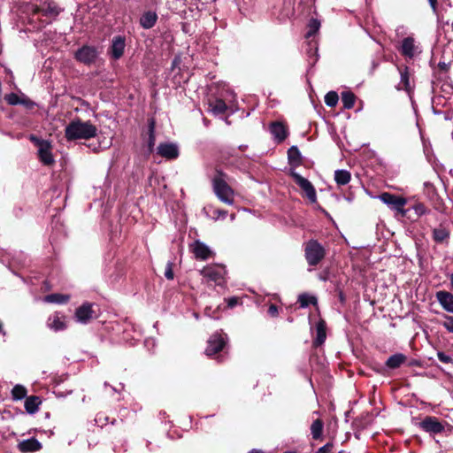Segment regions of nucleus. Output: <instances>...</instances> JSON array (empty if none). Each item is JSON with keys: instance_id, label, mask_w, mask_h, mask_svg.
Here are the masks:
<instances>
[{"instance_id": "f257e3e1", "label": "nucleus", "mask_w": 453, "mask_h": 453, "mask_svg": "<svg viewBox=\"0 0 453 453\" xmlns=\"http://www.w3.org/2000/svg\"><path fill=\"white\" fill-rule=\"evenodd\" d=\"M97 128L90 121H82L80 119L72 120L65 128V136L67 141L88 140L96 137Z\"/></svg>"}, {"instance_id": "f03ea898", "label": "nucleus", "mask_w": 453, "mask_h": 453, "mask_svg": "<svg viewBox=\"0 0 453 453\" xmlns=\"http://www.w3.org/2000/svg\"><path fill=\"white\" fill-rule=\"evenodd\" d=\"M224 177L225 175L222 173L219 172L217 173V175L212 180L213 190L221 202L228 205H232L234 202V192L233 188L226 183Z\"/></svg>"}, {"instance_id": "7ed1b4c3", "label": "nucleus", "mask_w": 453, "mask_h": 453, "mask_svg": "<svg viewBox=\"0 0 453 453\" xmlns=\"http://www.w3.org/2000/svg\"><path fill=\"white\" fill-rule=\"evenodd\" d=\"M326 256L325 248L317 240H309L304 244V257L309 265L316 266Z\"/></svg>"}, {"instance_id": "20e7f679", "label": "nucleus", "mask_w": 453, "mask_h": 453, "mask_svg": "<svg viewBox=\"0 0 453 453\" xmlns=\"http://www.w3.org/2000/svg\"><path fill=\"white\" fill-rule=\"evenodd\" d=\"M290 176L294 179L295 182L299 186V188L303 191L304 196L310 200V202L312 203H316L317 194L315 188L313 187L311 182L293 169L290 170Z\"/></svg>"}, {"instance_id": "39448f33", "label": "nucleus", "mask_w": 453, "mask_h": 453, "mask_svg": "<svg viewBox=\"0 0 453 453\" xmlns=\"http://www.w3.org/2000/svg\"><path fill=\"white\" fill-rule=\"evenodd\" d=\"M200 273L208 281H212L217 285H222L224 283L226 269L219 265H207L200 271Z\"/></svg>"}, {"instance_id": "423d86ee", "label": "nucleus", "mask_w": 453, "mask_h": 453, "mask_svg": "<svg viewBox=\"0 0 453 453\" xmlns=\"http://www.w3.org/2000/svg\"><path fill=\"white\" fill-rule=\"evenodd\" d=\"M30 140L38 146V155L40 160L46 165H50L54 163V157L51 153V145L48 141L40 140L32 135Z\"/></svg>"}, {"instance_id": "0eeeda50", "label": "nucleus", "mask_w": 453, "mask_h": 453, "mask_svg": "<svg viewBox=\"0 0 453 453\" xmlns=\"http://www.w3.org/2000/svg\"><path fill=\"white\" fill-rule=\"evenodd\" d=\"M378 198L391 209L401 212L403 215L405 214V211L403 210V207L407 203L405 198L388 192L382 193L378 196Z\"/></svg>"}, {"instance_id": "6e6552de", "label": "nucleus", "mask_w": 453, "mask_h": 453, "mask_svg": "<svg viewBox=\"0 0 453 453\" xmlns=\"http://www.w3.org/2000/svg\"><path fill=\"white\" fill-rule=\"evenodd\" d=\"M98 51L95 47L83 46L75 52V58L78 61L89 65L96 59Z\"/></svg>"}, {"instance_id": "1a4fd4ad", "label": "nucleus", "mask_w": 453, "mask_h": 453, "mask_svg": "<svg viewBox=\"0 0 453 453\" xmlns=\"http://www.w3.org/2000/svg\"><path fill=\"white\" fill-rule=\"evenodd\" d=\"M95 317V311L93 304L85 303L75 311L74 318L77 322L87 324Z\"/></svg>"}, {"instance_id": "9d476101", "label": "nucleus", "mask_w": 453, "mask_h": 453, "mask_svg": "<svg viewBox=\"0 0 453 453\" xmlns=\"http://www.w3.org/2000/svg\"><path fill=\"white\" fill-rule=\"evenodd\" d=\"M157 153L168 160L176 159L179 157V147L173 142H163L157 146Z\"/></svg>"}, {"instance_id": "9b49d317", "label": "nucleus", "mask_w": 453, "mask_h": 453, "mask_svg": "<svg viewBox=\"0 0 453 453\" xmlns=\"http://www.w3.org/2000/svg\"><path fill=\"white\" fill-rule=\"evenodd\" d=\"M226 344V340L222 336L221 334H214L208 340V346L205 349V354L207 356H212L219 351L222 350Z\"/></svg>"}, {"instance_id": "f8f14e48", "label": "nucleus", "mask_w": 453, "mask_h": 453, "mask_svg": "<svg viewBox=\"0 0 453 453\" xmlns=\"http://www.w3.org/2000/svg\"><path fill=\"white\" fill-rule=\"evenodd\" d=\"M420 427L430 434H440L444 430L443 425L435 417H426L420 422Z\"/></svg>"}, {"instance_id": "ddd939ff", "label": "nucleus", "mask_w": 453, "mask_h": 453, "mask_svg": "<svg viewBox=\"0 0 453 453\" xmlns=\"http://www.w3.org/2000/svg\"><path fill=\"white\" fill-rule=\"evenodd\" d=\"M65 316L60 312H55L47 319V326L55 331H63L67 327Z\"/></svg>"}, {"instance_id": "4468645a", "label": "nucleus", "mask_w": 453, "mask_h": 453, "mask_svg": "<svg viewBox=\"0 0 453 453\" xmlns=\"http://www.w3.org/2000/svg\"><path fill=\"white\" fill-rule=\"evenodd\" d=\"M192 251L197 259L206 260L213 255L212 250L203 242L196 241L192 246Z\"/></svg>"}, {"instance_id": "2eb2a0df", "label": "nucleus", "mask_w": 453, "mask_h": 453, "mask_svg": "<svg viewBox=\"0 0 453 453\" xmlns=\"http://www.w3.org/2000/svg\"><path fill=\"white\" fill-rule=\"evenodd\" d=\"M18 449L22 453L35 452L42 449V443L35 438H30L19 441Z\"/></svg>"}, {"instance_id": "dca6fc26", "label": "nucleus", "mask_w": 453, "mask_h": 453, "mask_svg": "<svg viewBox=\"0 0 453 453\" xmlns=\"http://www.w3.org/2000/svg\"><path fill=\"white\" fill-rule=\"evenodd\" d=\"M34 13L42 12V15L48 17H56L60 12V8L53 2L44 3L41 7L35 6Z\"/></svg>"}, {"instance_id": "f3484780", "label": "nucleus", "mask_w": 453, "mask_h": 453, "mask_svg": "<svg viewBox=\"0 0 453 453\" xmlns=\"http://www.w3.org/2000/svg\"><path fill=\"white\" fill-rule=\"evenodd\" d=\"M401 51L403 56L408 58H413L419 52L413 37H406L403 40Z\"/></svg>"}, {"instance_id": "a211bd4d", "label": "nucleus", "mask_w": 453, "mask_h": 453, "mask_svg": "<svg viewBox=\"0 0 453 453\" xmlns=\"http://www.w3.org/2000/svg\"><path fill=\"white\" fill-rule=\"evenodd\" d=\"M436 298L442 308L450 313H453V295L447 291H438Z\"/></svg>"}, {"instance_id": "6ab92c4d", "label": "nucleus", "mask_w": 453, "mask_h": 453, "mask_svg": "<svg viewBox=\"0 0 453 453\" xmlns=\"http://www.w3.org/2000/svg\"><path fill=\"white\" fill-rule=\"evenodd\" d=\"M270 131L278 142H281L288 136L286 126L280 122H273L270 125Z\"/></svg>"}, {"instance_id": "aec40b11", "label": "nucleus", "mask_w": 453, "mask_h": 453, "mask_svg": "<svg viewBox=\"0 0 453 453\" xmlns=\"http://www.w3.org/2000/svg\"><path fill=\"white\" fill-rule=\"evenodd\" d=\"M125 40L121 36L114 37L111 44V55L115 59H119L124 53Z\"/></svg>"}, {"instance_id": "412c9836", "label": "nucleus", "mask_w": 453, "mask_h": 453, "mask_svg": "<svg viewBox=\"0 0 453 453\" xmlns=\"http://www.w3.org/2000/svg\"><path fill=\"white\" fill-rule=\"evenodd\" d=\"M42 403V401L39 396L32 395L28 396L25 400V410L29 414H34L39 410V405Z\"/></svg>"}, {"instance_id": "4be33fe9", "label": "nucleus", "mask_w": 453, "mask_h": 453, "mask_svg": "<svg viewBox=\"0 0 453 453\" xmlns=\"http://www.w3.org/2000/svg\"><path fill=\"white\" fill-rule=\"evenodd\" d=\"M157 19V16L154 12H147L142 14L140 19L141 26L145 29H150L154 27Z\"/></svg>"}, {"instance_id": "5701e85b", "label": "nucleus", "mask_w": 453, "mask_h": 453, "mask_svg": "<svg viewBox=\"0 0 453 453\" xmlns=\"http://www.w3.org/2000/svg\"><path fill=\"white\" fill-rule=\"evenodd\" d=\"M210 111L214 115L223 114L227 109L226 103L222 99H215L209 102Z\"/></svg>"}, {"instance_id": "b1692460", "label": "nucleus", "mask_w": 453, "mask_h": 453, "mask_svg": "<svg viewBox=\"0 0 453 453\" xmlns=\"http://www.w3.org/2000/svg\"><path fill=\"white\" fill-rule=\"evenodd\" d=\"M405 361L406 357L402 353H397L388 358L386 365L390 369H395L400 367Z\"/></svg>"}, {"instance_id": "393cba45", "label": "nucleus", "mask_w": 453, "mask_h": 453, "mask_svg": "<svg viewBox=\"0 0 453 453\" xmlns=\"http://www.w3.org/2000/svg\"><path fill=\"white\" fill-rule=\"evenodd\" d=\"M324 429V423L321 419L317 418L315 419L311 426V434L312 436V439L314 440H319L322 438Z\"/></svg>"}, {"instance_id": "a878e982", "label": "nucleus", "mask_w": 453, "mask_h": 453, "mask_svg": "<svg viewBox=\"0 0 453 453\" xmlns=\"http://www.w3.org/2000/svg\"><path fill=\"white\" fill-rule=\"evenodd\" d=\"M351 179V174L347 170H336L334 172V180L339 186L347 185Z\"/></svg>"}, {"instance_id": "bb28decb", "label": "nucleus", "mask_w": 453, "mask_h": 453, "mask_svg": "<svg viewBox=\"0 0 453 453\" xmlns=\"http://www.w3.org/2000/svg\"><path fill=\"white\" fill-rule=\"evenodd\" d=\"M43 300L46 303L63 304L66 303L70 300V296L63 294H50L46 296Z\"/></svg>"}, {"instance_id": "cd10ccee", "label": "nucleus", "mask_w": 453, "mask_h": 453, "mask_svg": "<svg viewBox=\"0 0 453 453\" xmlns=\"http://www.w3.org/2000/svg\"><path fill=\"white\" fill-rule=\"evenodd\" d=\"M401 81L398 84V89H404L409 91L411 89L410 73L408 67L400 69Z\"/></svg>"}, {"instance_id": "c85d7f7f", "label": "nucleus", "mask_w": 453, "mask_h": 453, "mask_svg": "<svg viewBox=\"0 0 453 453\" xmlns=\"http://www.w3.org/2000/svg\"><path fill=\"white\" fill-rule=\"evenodd\" d=\"M317 337L315 339L316 345H321L324 343L326 334V324L324 321H319L316 325Z\"/></svg>"}, {"instance_id": "c756f323", "label": "nucleus", "mask_w": 453, "mask_h": 453, "mask_svg": "<svg viewBox=\"0 0 453 453\" xmlns=\"http://www.w3.org/2000/svg\"><path fill=\"white\" fill-rule=\"evenodd\" d=\"M449 236V232L447 228L443 226H439L437 228H434L433 231V237L435 242H443L446 241Z\"/></svg>"}, {"instance_id": "7c9ffc66", "label": "nucleus", "mask_w": 453, "mask_h": 453, "mask_svg": "<svg viewBox=\"0 0 453 453\" xmlns=\"http://www.w3.org/2000/svg\"><path fill=\"white\" fill-rule=\"evenodd\" d=\"M156 142L155 136V121L151 119L149 123V139H148V152L151 153L154 150Z\"/></svg>"}, {"instance_id": "2f4dec72", "label": "nucleus", "mask_w": 453, "mask_h": 453, "mask_svg": "<svg viewBox=\"0 0 453 453\" xmlns=\"http://www.w3.org/2000/svg\"><path fill=\"white\" fill-rule=\"evenodd\" d=\"M356 101L355 95L350 91H344L342 93V103L345 109H351Z\"/></svg>"}, {"instance_id": "473e14b6", "label": "nucleus", "mask_w": 453, "mask_h": 453, "mask_svg": "<svg viewBox=\"0 0 453 453\" xmlns=\"http://www.w3.org/2000/svg\"><path fill=\"white\" fill-rule=\"evenodd\" d=\"M288 157L290 164H296V165L300 164L301 153H300L299 150L297 149V147L292 146L288 150Z\"/></svg>"}, {"instance_id": "72a5a7b5", "label": "nucleus", "mask_w": 453, "mask_h": 453, "mask_svg": "<svg viewBox=\"0 0 453 453\" xmlns=\"http://www.w3.org/2000/svg\"><path fill=\"white\" fill-rule=\"evenodd\" d=\"M26 395H27V389L24 386L18 384L13 387V388L12 390V396L13 400H15V401L21 400V399L25 398Z\"/></svg>"}, {"instance_id": "f704fd0d", "label": "nucleus", "mask_w": 453, "mask_h": 453, "mask_svg": "<svg viewBox=\"0 0 453 453\" xmlns=\"http://www.w3.org/2000/svg\"><path fill=\"white\" fill-rule=\"evenodd\" d=\"M298 302L300 303V306L304 308L310 304H315L317 303V299L314 296H309L306 294H303V295L299 296Z\"/></svg>"}, {"instance_id": "c9c22d12", "label": "nucleus", "mask_w": 453, "mask_h": 453, "mask_svg": "<svg viewBox=\"0 0 453 453\" xmlns=\"http://www.w3.org/2000/svg\"><path fill=\"white\" fill-rule=\"evenodd\" d=\"M339 101L338 94L334 91H330L325 96V103L329 107H334Z\"/></svg>"}, {"instance_id": "e433bc0d", "label": "nucleus", "mask_w": 453, "mask_h": 453, "mask_svg": "<svg viewBox=\"0 0 453 453\" xmlns=\"http://www.w3.org/2000/svg\"><path fill=\"white\" fill-rule=\"evenodd\" d=\"M308 27L309 30L306 34V37H311L319 31L320 27V22L316 19H312L310 20Z\"/></svg>"}, {"instance_id": "4c0bfd02", "label": "nucleus", "mask_w": 453, "mask_h": 453, "mask_svg": "<svg viewBox=\"0 0 453 453\" xmlns=\"http://www.w3.org/2000/svg\"><path fill=\"white\" fill-rule=\"evenodd\" d=\"M4 99L10 105H17L19 104H23V102L19 99V96L15 93H10L5 95Z\"/></svg>"}, {"instance_id": "58836bf2", "label": "nucleus", "mask_w": 453, "mask_h": 453, "mask_svg": "<svg viewBox=\"0 0 453 453\" xmlns=\"http://www.w3.org/2000/svg\"><path fill=\"white\" fill-rule=\"evenodd\" d=\"M445 321L442 326L449 332L453 334V317L445 315Z\"/></svg>"}, {"instance_id": "ea45409f", "label": "nucleus", "mask_w": 453, "mask_h": 453, "mask_svg": "<svg viewBox=\"0 0 453 453\" xmlns=\"http://www.w3.org/2000/svg\"><path fill=\"white\" fill-rule=\"evenodd\" d=\"M165 276L167 280H173L174 274H173V263L172 262H168L166 264Z\"/></svg>"}, {"instance_id": "a19ab883", "label": "nucleus", "mask_w": 453, "mask_h": 453, "mask_svg": "<svg viewBox=\"0 0 453 453\" xmlns=\"http://www.w3.org/2000/svg\"><path fill=\"white\" fill-rule=\"evenodd\" d=\"M438 359L444 364H449L452 363L453 359L450 356L443 353V352H438L437 353Z\"/></svg>"}, {"instance_id": "79ce46f5", "label": "nucleus", "mask_w": 453, "mask_h": 453, "mask_svg": "<svg viewBox=\"0 0 453 453\" xmlns=\"http://www.w3.org/2000/svg\"><path fill=\"white\" fill-rule=\"evenodd\" d=\"M226 211H224V210H214L213 211V219H225L226 217Z\"/></svg>"}, {"instance_id": "37998d69", "label": "nucleus", "mask_w": 453, "mask_h": 453, "mask_svg": "<svg viewBox=\"0 0 453 453\" xmlns=\"http://www.w3.org/2000/svg\"><path fill=\"white\" fill-rule=\"evenodd\" d=\"M334 445L332 442H328L325 444L324 446L320 447L316 453H330Z\"/></svg>"}, {"instance_id": "c03bdc74", "label": "nucleus", "mask_w": 453, "mask_h": 453, "mask_svg": "<svg viewBox=\"0 0 453 453\" xmlns=\"http://www.w3.org/2000/svg\"><path fill=\"white\" fill-rule=\"evenodd\" d=\"M414 209H415V211L418 215H422V214L426 213V208L422 203H418V204L415 205Z\"/></svg>"}, {"instance_id": "a18cd8bd", "label": "nucleus", "mask_w": 453, "mask_h": 453, "mask_svg": "<svg viewBox=\"0 0 453 453\" xmlns=\"http://www.w3.org/2000/svg\"><path fill=\"white\" fill-rule=\"evenodd\" d=\"M268 313H269L271 316H273V317L277 316V314H278V308H277V306H276V305H274V304H271V305L269 306V309H268Z\"/></svg>"}, {"instance_id": "49530a36", "label": "nucleus", "mask_w": 453, "mask_h": 453, "mask_svg": "<svg viewBox=\"0 0 453 453\" xmlns=\"http://www.w3.org/2000/svg\"><path fill=\"white\" fill-rule=\"evenodd\" d=\"M238 303V298L236 297H231L227 300V305L228 307L230 308H233L234 306H235Z\"/></svg>"}, {"instance_id": "de8ad7c7", "label": "nucleus", "mask_w": 453, "mask_h": 453, "mask_svg": "<svg viewBox=\"0 0 453 453\" xmlns=\"http://www.w3.org/2000/svg\"><path fill=\"white\" fill-rule=\"evenodd\" d=\"M428 1H429L431 7L433 8V10H435L436 6H437V0H428Z\"/></svg>"}, {"instance_id": "09e8293b", "label": "nucleus", "mask_w": 453, "mask_h": 453, "mask_svg": "<svg viewBox=\"0 0 453 453\" xmlns=\"http://www.w3.org/2000/svg\"><path fill=\"white\" fill-rule=\"evenodd\" d=\"M248 453H263V451L258 450V449H252V450L249 451Z\"/></svg>"}, {"instance_id": "8fccbe9b", "label": "nucleus", "mask_w": 453, "mask_h": 453, "mask_svg": "<svg viewBox=\"0 0 453 453\" xmlns=\"http://www.w3.org/2000/svg\"><path fill=\"white\" fill-rule=\"evenodd\" d=\"M0 334H5V333H4V328H3V324H2V322H0Z\"/></svg>"}, {"instance_id": "3c124183", "label": "nucleus", "mask_w": 453, "mask_h": 453, "mask_svg": "<svg viewBox=\"0 0 453 453\" xmlns=\"http://www.w3.org/2000/svg\"><path fill=\"white\" fill-rule=\"evenodd\" d=\"M449 280H450V284L453 288V273L450 275Z\"/></svg>"}, {"instance_id": "603ef678", "label": "nucleus", "mask_w": 453, "mask_h": 453, "mask_svg": "<svg viewBox=\"0 0 453 453\" xmlns=\"http://www.w3.org/2000/svg\"><path fill=\"white\" fill-rule=\"evenodd\" d=\"M230 218H231V220H234L235 218L234 214H232Z\"/></svg>"}, {"instance_id": "864d4df0", "label": "nucleus", "mask_w": 453, "mask_h": 453, "mask_svg": "<svg viewBox=\"0 0 453 453\" xmlns=\"http://www.w3.org/2000/svg\"><path fill=\"white\" fill-rule=\"evenodd\" d=\"M320 280H326V277H324V276H321V277H320Z\"/></svg>"}, {"instance_id": "5fc2aeb1", "label": "nucleus", "mask_w": 453, "mask_h": 453, "mask_svg": "<svg viewBox=\"0 0 453 453\" xmlns=\"http://www.w3.org/2000/svg\"><path fill=\"white\" fill-rule=\"evenodd\" d=\"M284 453H296V452H294V451H286Z\"/></svg>"}]
</instances>
